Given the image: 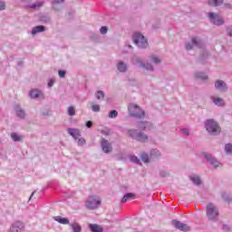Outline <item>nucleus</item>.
Masks as SVG:
<instances>
[{"label":"nucleus","instance_id":"1","mask_svg":"<svg viewBox=\"0 0 232 232\" xmlns=\"http://www.w3.org/2000/svg\"><path fill=\"white\" fill-rule=\"evenodd\" d=\"M128 110L131 117H135L136 119H144V117H146V112L137 104L130 103Z\"/></svg>","mask_w":232,"mask_h":232},{"label":"nucleus","instance_id":"2","mask_svg":"<svg viewBox=\"0 0 232 232\" xmlns=\"http://www.w3.org/2000/svg\"><path fill=\"white\" fill-rule=\"evenodd\" d=\"M99 206H101V198L99 196H90L85 202L87 209H97Z\"/></svg>","mask_w":232,"mask_h":232},{"label":"nucleus","instance_id":"3","mask_svg":"<svg viewBox=\"0 0 232 232\" xmlns=\"http://www.w3.org/2000/svg\"><path fill=\"white\" fill-rule=\"evenodd\" d=\"M205 128L208 133H220L221 131L220 126L214 120H208L205 122Z\"/></svg>","mask_w":232,"mask_h":232},{"label":"nucleus","instance_id":"4","mask_svg":"<svg viewBox=\"0 0 232 232\" xmlns=\"http://www.w3.org/2000/svg\"><path fill=\"white\" fill-rule=\"evenodd\" d=\"M133 42L139 48H147L148 40L140 33H135L132 36Z\"/></svg>","mask_w":232,"mask_h":232},{"label":"nucleus","instance_id":"5","mask_svg":"<svg viewBox=\"0 0 232 232\" xmlns=\"http://www.w3.org/2000/svg\"><path fill=\"white\" fill-rule=\"evenodd\" d=\"M128 135L132 139H136V140H139L140 142H146V140H148V136L144 133H138L137 130H130L128 131Z\"/></svg>","mask_w":232,"mask_h":232},{"label":"nucleus","instance_id":"6","mask_svg":"<svg viewBox=\"0 0 232 232\" xmlns=\"http://www.w3.org/2000/svg\"><path fill=\"white\" fill-rule=\"evenodd\" d=\"M207 216L209 220H215V218L218 217V210L217 209V207L213 205V203L207 206Z\"/></svg>","mask_w":232,"mask_h":232},{"label":"nucleus","instance_id":"7","mask_svg":"<svg viewBox=\"0 0 232 232\" xmlns=\"http://www.w3.org/2000/svg\"><path fill=\"white\" fill-rule=\"evenodd\" d=\"M208 19L212 24H215L216 26H220L224 24V19L220 17V14H216V13H208Z\"/></svg>","mask_w":232,"mask_h":232},{"label":"nucleus","instance_id":"8","mask_svg":"<svg viewBox=\"0 0 232 232\" xmlns=\"http://www.w3.org/2000/svg\"><path fill=\"white\" fill-rule=\"evenodd\" d=\"M172 224L176 227V229H179V231H190V229H191V227H189V226H188V224L181 223L179 220H173Z\"/></svg>","mask_w":232,"mask_h":232},{"label":"nucleus","instance_id":"9","mask_svg":"<svg viewBox=\"0 0 232 232\" xmlns=\"http://www.w3.org/2000/svg\"><path fill=\"white\" fill-rule=\"evenodd\" d=\"M193 46H198V48H202V42L198 38H192V44H187V50H193Z\"/></svg>","mask_w":232,"mask_h":232},{"label":"nucleus","instance_id":"10","mask_svg":"<svg viewBox=\"0 0 232 232\" xmlns=\"http://www.w3.org/2000/svg\"><path fill=\"white\" fill-rule=\"evenodd\" d=\"M102 148L104 153H110L111 152V150H113V147H111V143L108 142L106 139L102 140Z\"/></svg>","mask_w":232,"mask_h":232},{"label":"nucleus","instance_id":"11","mask_svg":"<svg viewBox=\"0 0 232 232\" xmlns=\"http://www.w3.org/2000/svg\"><path fill=\"white\" fill-rule=\"evenodd\" d=\"M216 90H219L220 92H226L227 90V86L226 82L222 80H218L215 83Z\"/></svg>","mask_w":232,"mask_h":232},{"label":"nucleus","instance_id":"12","mask_svg":"<svg viewBox=\"0 0 232 232\" xmlns=\"http://www.w3.org/2000/svg\"><path fill=\"white\" fill-rule=\"evenodd\" d=\"M22 229H24V224L21 221H17L11 228L10 232H21Z\"/></svg>","mask_w":232,"mask_h":232},{"label":"nucleus","instance_id":"13","mask_svg":"<svg viewBox=\"0 0 232 232\" xmlns=\"http://www.w3.org/2000/svg\"><path fill=\"white\" fill-rule=\"evenodd\" d=\"M67 131L75 140L81 137V130H79L78 129H68Z\"/></svg>","mask_w":232,"mask_h":232},{"label":"nucleus","instance_id":"14","mask_svg":"<svg viewBox=\"0 0 232 232\" xmlns=\"http://www.w3.org/2000/svg\"><path fill=\"white\" fill-rule=\"evenodd\" d=\"M29 95L31 99H39V97H43V92L37 89H34L30 92Z\"/></svg>","mask_w":232,"mask_h":232},{"label":"nucleus","instance_id":"15","mask_svg":"<svg viewBox=\"0 0 232 232\" xmlns=\"http://www.w3.org/2000/svg\"><path fill=\"white\" fill-rule=\"evenodd\" d=\"M211 99L216 106H224L226 104L220 97L212 96Z\"/></svg>","mask_w":232,"mask_h":232},{"label":"nucleus","instance_id":"16","mask_svg":"<svg viewBox=\"0 0 232 232\" xmlns=\"http://www.w3.org/2000/svg\"><path fill=\"white\" fill-rule=\"evenodd\" d=\"M54 220L56 222H59V224L67 225L70 224V220L66 218H62L61 216H57L54 218Z\"/></svg>","mask_w":232,"mask_h":232},{"label":"nucleus","instance_id":"17","mask_svg":"<svg viewBox=\"0 0 232 232\" xmlns=\"http://www.w3.org/2000/svg\"><path fill=\"white\" fill-rule=\"evenodd\" d=\"M89 229L92 232H102V227L97 224H89Z\"/></svg>","mask_w":232,"mask_h":232},{"label":"nucleus","instance_id":"18","mask_svg":"<svg viewBox=\"0 0 232 232\" xmlns=\"http://www.w3.org/2000/svg\"><path fill=\"white\" fill-rule=\"evenodd\" d=\"M150 159L152 160H157L160 159V152L158 150H152L150 152Z\"/></svg>","mask_w":232,"mask_h":232},{"label":"nucleus","instance_id":"19","mask_svg":"<svg viewBox=\"0 0 232 232\" xmlns=\"http://www.w3.org/2000/svg\"><path fill=\"white\" fill-rule=\"evenodd\" d=\"M205 157L207 158V160L212 164L215 168L218 167V161L217 160L213 159L210 155L205 154Z\"/></svg>","mask_w":232,"mask_h":232},{"label":"nucleus","instance_id":"20","mask_svg":"<svg viewBox=\"0 0 232 232\" xmlns=\"http://www.w3.org/2000/svg\"><path fill=\"white\" fill-rule=\"evenodd\" d=\"M41 32H44V26H43V25L35 26L32 30V35H35L36 34H39Z\"/></svg>","mask_w":232,"mask_h":232},{"label":"nucleus","instance_id":"21","mask_svg":"<svg viewBox=\"0 0 232 232\" xmlns=\"http://www.w3.org/2000/svg\"><path fill=\"white\" fill-rule=\"evenodd\" d=\"M224 3V0H208V5L210 6H220Z\"/></svg>","mask_w":232,"mask_h":232},{"label":"nucleus","instance_id":"22","mask_svg":"<svg viewBox=\"0 0 232 232\" xmlns=\"http://www.w3.org/2000/svg\"><path fill=\"white\" fill-rule=\"evenodd\" d=\"M139 129L142 130V131H144V130H146V126H151V123L150 121H140L138 123Z\"/></svg>","mask_w":232,"mask_h":232},{"label":"nucleus","instance_id":"23","mask_svg":"<svg viewBox=\"0 0 232 232\" xmlns=\"http://www.w3.org/2000/svg\"><path fill=\"white\" fill-rule=\"evenodd\" d=\"M133 197H135V194H133V193H127V194L121 198V202L124 204V203L128 202V200H130V198H133Z\"/></svg>","mask_w":232,"mask_h":232},{"label":"nucleus","instance_id":"24","mask_svg":"<svg viewBox=\"0 0 232 232\" xmlns=\"http://www.w3.org/2000/svg\"><path fill=\"white\" fill-rule=\"evenodd\" d=\"M16 115H17V117H19L20 119H24V117H25V113H24V111H23V109H21V108H17L16 109Z\"/></svg>","mask_w":232,"mask_h":232},{"label":"nucleus","instance_id":"25","mask_svg":"<svg viewBox=\"0 0 232 232\" xmlns=\"http://www.w3.org/2000/svg\"><path fill=\"white\" fill-rule=\"evenodd\" d=\"M118 70L119 72H126L128 70V67L125 65L124 63L121 62L118 63Z\"/></svg>","mask_w":232,"mask_h":232},{"label":"nucleus","instance_id":"26","mask_svg":"<svg viewBox=\"0 0 232 232\" xmlns=\"http://www.w3.org/2000/svg\"><path fill=\"white\" fill-rule=\"evenodd\" d=\"M72 229L73 232H81L82 231L81 225H79L77 223L72 224Z\"/></svg>","mask_w":232,"mask_h":232},{"label":"nucleus","instance_id":"27","mask_svg":"<svg viewBox=\"0 0 232 232\" xmlns=\"http://www.w3.org/2000/svg\"><path fill=\"white\" fill-rule=\"evenodd\" d=\"M11 138L13 139V140H14V142H19L21 141V136H19V134L13 132L11 134Z\"/></svg>","mask_w":232,"mask_h":232},{"label":"nucleus","instance_id":"28","mask_svg":"<svg viewBox=\"0 0 232 232\" xmlns=\"http://www.w3.org/2000/svg\"><path fill=\"white\" fill-rule=\"evenodd\" d=\"M141 160L145 164H148V162H150V158L148 157V154L146 153L141 154Z\"/></svg>","mask_w":232,"mask_h":232},{"label":"nucleus","instance_id":"29","mask_svg":"<svg viewBox=\"0 0 232 232\" xmlns=\"http://www.w3.org/2000/svg\"><path fill=\"white\" fill-rule=\"evenodd\" d=\"M96 99H98V101H101V99H104V92L102 91H98L96 92Z\"/></svg>","mask_w":232,"mask_h":232},{"label":"nucleus","instance_id":"30","mask_svg":"<svg viewBox=\"0 0 232 232\" xmlns=\"http://www.w3.org/2000/svg\"><path fill=\"white\" fill-rule=\"evenodd\" d=\"M225 151L226 153L232 154V144L228 143L225 146Z\"/></svg>","mask_w":232,"mask_h":232},{"label":"nucleus","instance_id":"31","mask_svg":"<svg viewBox=\"0 0 232 232\" xmlns=\"http://www.w3.org/2000/svg\"><path fill=\"white\" fill-rule=\"evenodd\" d=\"M117 115H119V112H117V111H111L109 113V118L115 119Z\"/></svg>","mask_w":232,"mask_h":232},{"label":"nucleus","instance_id":"32","mask_svg":"<svg viewBox=\"0 0 232 232\" xmlns=\"http://www.w3.org/2000/svg\"><path fill=\"white\" fill-rule=\"evenodd\" d=\"M41 6H43V2H36L34 5L31 6V8L37 10L38 8H41Z\"/></svg>","mask_w":232,"mask_h":232},{"label":"nucleus","instance_id":"33","mask_svg":"<svg viewBox=\"0 0 232 232\" xmlns=\"http://www.w3.org/2000/svg\"><path fill=\"white\" fill-rule=\"evenodd\" d=\"M191 180H192V182H194V184H196L197 186H198V185H200V178H198V177H193V178H191Z\"/></svg>","mask_w":232,"mask_h":232},{"label":"nucleus","instance_id":"34","mask_svg":"<svg viewBox=\"0 0 232 232\" xmlns=\"http://www.w3.org/2000/svg\"><path fill=\"white\" fill-rule=\"evenodd\" d=\"M68 115H70L71 117L72 116H73V115H75V108H73V107H69L68 108Z\"/></svg>","mask_w":232,"mask_h":232},{"label":"nucleus","instance_id":"35","mask_svg":"<svg viewBox=\"0 0 232 232\" xmlns=\"http://www.w3.org/2000/svg\"><path fill=\"white\" fill-rule=\"evenodd\" d=\"M92 111H95V112L101 111V106H99L97 104H92Z\"/></svg>","mask_w":232,"mask_h":232},{"label":"nucleus","instance_id":"36","mask_svg":"<svg viewBox=\"0 0 232 232\" xmlns=\"http://www.w3.org/2000/svg\"><path fill=\"white\" fill-rule=\"evenodd\" d=\"M100 32H101V34H102V35L108 34V27H107V26H102V27H101Z\"/></svg>","mask_w":232,"mask_h":232},{"label":"nucleus","instance_id":"37","mask_svg":"<svg viewBox=\"0 0 232 232\" xmlns=\"http://www.w3.org/2000/svg\"><path fill=\"white\" fill-rule=\"evenodd\" d=\"M84 144H86V140H84V138H80L78 140V145L79 146H84Z\"/></svg>","mask_w":232,"mask_h":232},{"label":"nucleus","instance_id":"38","mask_svg":"<svg viewBox=\"0 0 232 232\" xmlns=\"http://www.w3.org/2000/svg\"><path fill=\"white\" fill-rule=\"evenodd\" d=\"M58 73H59V77H61L62 79H64L66 77V72L65 71L60 70L58 72Z\"/></svg>","mask_w":232,"mask_h":232},{"label":"nucleus","instance_id":"39","mask_svg":"<svg viewBox=\"0 0 232 232\" xmlns=\"http://www.w3.org/2000/svg\"><path fill=\"white\" fill-rule=\"evenodd\" d=\"M196 77H197L198 79H203V80L208 79V76H207V75H202V73H198V74H196Z\"/></svg>","mask_w":232,"mask_h":232},{"label":"nucleus","instance_id":"40","mask_svg":"<svg viewBox=\"0 0 232 232\" xmlns=\"http://www.w3.org/2000/svg\"><path fill=\"white\" fill-rule=\"evenodd\" d=\"M130 160H132V162H136L137 164H139V162H140V160H139V158L132 156L130 158Z\"/></svg>","mask_w":232,"mask_h":232},{"label":"nucleus","instance_id":"41","mask_svg":"<svg viewBox=\"0 0 232 232\" xmlns=\"http://www.w3.org/2000/svg\"><path fill=\"white\" fill-rule=\"evenodd\" d=\"M152 63H155V64H159V63H160V59L157 57H152Z\"/></svg>","mask_w":232,"mask_h":232},{"label":"nucleus","instance_id":"42","mask_svg":"<svg viewBox=\"0 0 232 232\" xmlns=\"http://www.w3.org/2000/svg\"><path fill=\"white\" fill-rule=\"evenodd\" d=\"M5 8H6L5 2H0V10H5Z\"/></svg>","mask_w":232,"mask_h":232},{"label":"nucleus","instance_id":"43","mask_svg":"<svg viewBox=\"0 0 232 232\" xmlns=\"http://www.w3.org/2000/svg\"><path fill=\"white\" fill-rule=\"evenodd\" d=\"M61 3H64V0H54V5H59Z\"/></svg>","mask_w":232,"mask_h":232},{"label":"nucleus","instance_id":"44","mask_svg":"<svg viewBox=\"0 0 232 232\" xmlns=\"http://www.w3.org/2000/svg\"><path fill=\"white\" fill-rule=\"evenodd\" d=\"M86 126L87 128H92V126H93V123H92V121H87Z\"/></svg>","mask_w":232,"mask_h":232},{"label":"nucleus","instance_id":"45","mask_svg":"<svg viewBox=\"0 0 232 232\" xmlns=\"http://www.w3.org/2000/svg\"><path fill=\"white\" fill-rule=\"evenodd\" d=\"M182 133L183 135H186V136L189 135V132H188V130L186 129L182 130Z\"/></svg>","mask_w":232,"mask_h":232},{"label":"nucleus","instance_id":"46","mask_svg":"<svg viewBox=\"0 0 232 232\" xmlns=\"http://www.w3.org/2000/svg\"><path fill=\"white\" fill-rule=\"evenodd\" d=\"M48 86L49 88H52V86H53V80L49 81Z\"/></svg>","mask_w":232,"mask_h":232},{"label":"nucleus","instance_id":"47","mask_svg":"<svg viewBox=\"0 0 232 232\" xmlns=\"http://www.w3.org/2000/svg\"><path fill=\"white\" fill-rule=\"evenodd\" d=\"M229 37H232V28L227 29Z\"/></svg>","mask_w":232,"mask_h":232},{"label":"nucleus","instance_id":"48","mask_svg":"<svg viewBox=\"0 0 232 232\" xmlns=\"http://www.w3.org/2000/svg\"><path fill=\"white\" fill-rule=\"evenodd\" d=\"M141 66L142 68H146V64H144L143 63H141Z\"/></svg>","mask_w":232,"mask_h":232},{"label":"nucleus","instance_id":"49","mask_svg":"<svg viewBox=\"0 0 232 232\" xmlns=\"http://www.w3.org/2000/svg\"><path fill=\"white\" fill-rule=\"evenodd\" d=\"M148 70H153V67L151 65H150V67L148 68Z\"/></svg>","mask_w":232,"mask_h":232},{"label":"nucleus","instance_id":"50","mask_svg":"<svg viewBox=\"0 0 232 232\" xmlns=\"http://www.w3.org/2000/svg\"><path fill=\"white\" fill-rule=\"evenodd\" d=\"M34 192L32 193L31 197H34Z\"/></svg>","mask_w":232,"mask_h":232},{"label":"nucleus","instance_id":"51","mask_svg":"<svg viewBox=\"0 0 232 232\" xmlns=\"http://www.w3.org/2000/svg\"><path fill=\"white\" fill-rule=\"evenodd\" d=\"M129 48H131V45H129Z\"/></svg>","mask_w":232,"mask_h":232}]
</instances>
